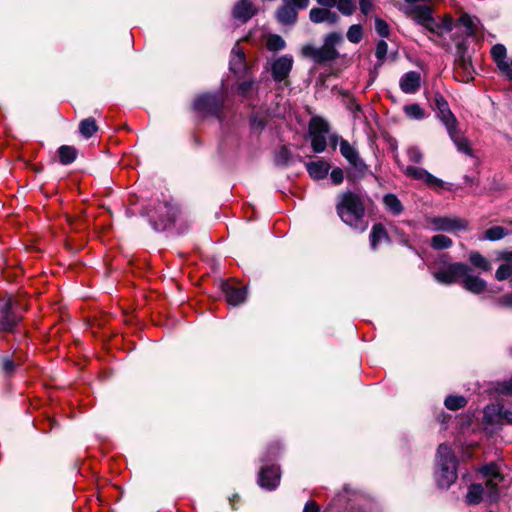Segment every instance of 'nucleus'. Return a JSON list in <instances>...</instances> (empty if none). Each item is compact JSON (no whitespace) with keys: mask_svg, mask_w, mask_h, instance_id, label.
<instances>
[{"mask_svg":"<svg viewBox=\"0 0 512 512\" xmlns=\"http://www.w3.org/2000/svg\"><path fill=\"white\" fill-rule=\"evenodd\" d=\"M403 110L405 115L413 120H421L426 116L424 109L416 103L404 106Z\"/></svg>","mask_w":512,"mask_h":512,"instance_id":"obj_28","label":"nucleus"},{"mask_svg":"<svg viewBox=\"0 0 512 512\" xmlns=\"http://www.w3.org/2000/svg\"><path fill=\"white\" fill-rule=\"evenodd\" d=\"M223 291L226 295L227 302L230 305L236 306L243 303L246 299V288H237L228 283L223 285Z\"/></svg>","mask_w":512,"mask_h":512,"instance_id":"obj_18","label":"nucleus"},{"mask_svg":"<svg viewBox=\"0 0 512 512\" xmlns=\"http://www.w3.org/2000/svg\"><path fill=\"white\" fill-rule=\"evenodd\" d=\"M299 8L285 3L277 12V18L282 24H292L296 21Z\"/></svg>","mask_w":512,"mask_h":512,"instance_id":"obj_22","label":"nucleus"},{"mask_svg":"<svg viewBox=\"0 0 512 512\" xmlns=\"http://www.w3.org/2000/svg\"><path fill=\"white\" fill-rule=\"evenodd\" d=\"M250 125L253 131L260 132L266 125V118L264 116L254 115L250 120Z\"/></svg>","mask_w":512,"mask_h":512,"instance_id":"obj_43","label":"nucleus"},{"mask_svg":"<svg viewBox=\"0 0 512 512\" xmlns=\"http://www.w3.org/2000/svg\"><path fill=\"white\" fill-rule=\"evenodd\" d=\"M457 460L446 444H441L437 451L435 480L441 488H448L457 478Z\"/></svg>","mask_w":512,"mask_h":512,"instance_id":"obj_4","label":"nucleus"},{"mask_svg":"<svg viewBox=\"0 0 512 512\" xmlns=\"http://www.w3.org/2000/svg\"><path fill=\"white\" fill-rule=\"evenodd\" d=\"M327 16H325L326 18V21L327 23H330V24H334L337 19H338V15L334 12H331L330 10L327 9Z\"/></svg>","mask_w":512,"mask_h":512,"instance_id":"obj_58","label":"nucleus"},{"mask_svg":"<svg viewBox=\"0 0 512 512\" xmlns=\"http://www.w3.org/2000/svg\"><path fill=\"white\" fill-rule=\"evenodd\" d=\"M311 139V146L315 153H322L326 149L327 141L326 134L309 135Z\"/></svg>","mask_w":512,"mask_h":512,"instance_id":"obj_34","label":"nucleus"},{"mask_svg":"<svg viewBox=\"0 0 512 512\" xmlns=\"http://www.w3.org/2000/svg\"><path fill=\"white\" fill-rule=\"evenodd\" d=\"M493 60L497 63L506 59V48L502 44H496L491 49Z\"/></svg>","mask_w":512,"mask_h":512,"instance_id":"obj_41","label":"nucleus"},{"mask_svg":"<svg viewBox=\"0 0 512 512\" xmlns=\"http://www.w3.org/2000/svg\"><path fill=\"white\" fill-rule=\"evenodd\" d=\"M11 307V298H5L0 301V313L2 316L0 321V331H12L20 321V319L12 313Z\"/></svg>","mask_w":512,"mask_h":512,"instance_id":"obj_7","label":"nucleus"},{"mask_svg":"<svg viewBox=\"0 0 512 512\" xmlns=\"http://www.w3.org/2000/svg\"><path fill=\"white\" fill-rule=\"evenodd\" d=\"M302 55L306 58H310L313 61L317 62L318 58V47H315L311 44L304 45L302 47Z\"/></svg>","mask_w":512,"mask_h":512,"instance_id":"obj_42","label":"nucleus"},{"mask_svg":"<svg viewBox=\"0 0 512 512\" xmlns=\"http://www.w3.org/2000/svg\"><path fill=\"white\" fill-rule=\"evenodd\" d=\"M466 405V399L462 396H448L445 399V406L449 410H457Z\"/></svg>","mask_w":512,"mask_h":512,"instance_id":"obj_36","label":"nucleus"},{"mask_svg":"<svg viewBox=\"0 0 512 512\" xmlns=\"http://www.w3.org/2000/svg\"><path fill=\"white\" fill-rule=\"evenodd\" d=\"M373 7V0H360V10L364 15L370 13Z\"/></svg>","mask_w":512,"mask_h":512,"instance_id":"obj_53","label":"nucleus"},{"mask_svg":"<svg viewBox=\"0 0 512 512\" xmlns=\"http://www.w3.org/2000/svg\"><path fill=\"white\" fill-rule=\"evenodd\" d=\"M471 268L461 262L449 264L445 268L434 273L435 280L444 285H451L463 279L467 272H470Z\"/></svg>","mask_w":512,"mask_h":512,"instance_id":"obj_6","label":"nucleus"},{"mask_svg":"<svg viewBox=\"0 0 512 512\" xmlns=\"http://www.w3.org/2000/svg\"><path fill=\"white\" fill-rule=\"evenodd\" d=\"M293 66L291 56L283 55L275 59L271 64L272 77L275 81L281 82L285 80Z\"/></svg>","mask_w":512,"mask_h":512,"instance_id":"obj_8","label":"nucleus"},{"mask_svg":"<svg viewBox=\"0 0 512 512\" xmlns=\"http://www.w3.org/2000/svg\"><path fill=\"white\" fill-rule=\"evenodd\" d=\"M507 235V231L501 226H494L486 230L485 238L491 241L502 239Z\"/></svg>","mask_w":512,"mask_h":512,"instance_id":"obj_37","label":"nucleus"},{"mask_svg":"<svg viewBox=\"0 0 512 512\" xmlns=\"http://www.w3.org/2000/svg\"><path fill=\"white\" fill-rule=\"evenodd\" d=\"M512 274V266L509 263L502 264L496 271L498 280H505Z\"/></svg>","mask_w":512,"mask_h":512,"instance_id":"obj_45","label":"nucleus"},{"mask_svg":"<svg viewBox=\"0 0 512 512\" xmlns=\"http://www.w3.org/2000/svg\"><path fill=\"white\" fill-rule=\"evenodd\" d=\"M245 55L242 48L236 44L232 49L230 60V70L235 74L241 73L245 70Z\"/></svg>","mask_w":512,"mask_h":512,"instance_id":"obj_21","label":"nucleus"},{"mask_svg":"<svg viewBox=\"0 0 512 512\" xmlns=\"http://www.w3.org/2000/svg\"><path fill=\"white\" fill-rule=\"evenodd\" d=\"M267 49L270 51H279L285 47V41L279 35H269L266 40Z\"/></svg>","mask_w":512,"mask_h":512,"instance_id":"obj_35","label":"nucleus"},{"mask_svg":"<svg viewBox=\"0 0 512 512\" xmlns=\"http://www.w3.org/2000/svg\"><path fill=\"white\" fill-rule=\"evenodd\" d=\"M500 303L503 306L512 307V296L511 295L503 296L500 300Z\"/></svg>","mask_w":512,"mask_h":512,"instance_id":"obj_61","label":"nucleus"},{"mask_svg":"<svg viewBox=\"0 0 512 512\" xmlns=\"http://www.w3.org/2000/svg\"><path fill=\"white\" fill-rule=\"evenodd\" d=\"M288 5H293L297 8H306L309 4V0H284Z\"/></svg>","mask_w":512,"mask_h":512,"instance_id":"obj_56","label":"nucleus"},{"mask_svg":"<svg viewBox=\"0 0 512 512\" xmlns=\"http://www.w3.org/2000/svg\"><path fill=\"white\" fill-rule=\"evenodd\" d=\"M371 247L375 249L378 243L387 240L388 236L382 225H374L371 231Z\"/></svg>","mask_w":512,"mask_h":512,"instance_id":"obj_31","label":"nucleus"},{"mask_svg":"<svg viewBox=\"0 0 512 512\" xmlns=\"http://www.w3.org/2000/svg\"><path fill=\"white\" fill-rule=\"evenodd\" d=\"M415 13L417 23L439 36L451 32L453 27L463 29V34L467 37L473 36L476 32L475 19L468 14H462L454 24L453 18L448 14L439 19L433 18L431 8L426 5L415 7Z\"/></svg>","mask_w":512,"mask_h":512,"instance_id":"obj_1","label":"nucleus"},{"mask_svg":"<svg viewBox=\"0 0 512 512\" xmlns=\"http://www.w3.org/2000/svg\"><path fill=\"white\" fill-rule=\"evenodd\" d=\"M448 134H449L451 140L456 145L458 151L465 153V154H470L471 150L469 147V143L466 138H464L463 136L460 135L457 128H454L451 131H448Z\"/></svg>","mask_w":512,"mask_h":512,"instance_id":"obj_24","label":"nucleus"},{"mask_svg":"<svg viewBox=\"0 0 512 512\" xmlns=\"http://www.w3.org/2000/svg\"><path fill=\"white\" fill-rule=\"evenodd\" d=\"M318 506L314 502L305 505L303 512H318Z\"/></svg>","mask_w":512,"mask_h":512,"instance_id":"obj_60","label":"nucleus"},{"mask_svg":"<svg viewBox=\"0 0 512 512\" xmlns=\"http://www.w3.org/2000/svg\"><path fill=\"white\" fill-rule=\"evenodd\" d=\"M362 35H363L362 27L360 25H352L348 29L347 39L351 43H359L362 39Z\"/></svg>","mask_w":512,"mask_h":512,"instance_id":"obj_38","label":"nucleus"},{"mask_svg":"<svg viewBox=\"0 0 512 512\" xmlns=\"http://www.w3.org/2000/svg\"><path fill=\"white\" fill-rule=\"evenodd\" d=\"M421 77L416 71L405 73L399 82L401 90L406 94L415 93L420 88Z\"/></svg>","mask_w":512,"mask_h":512,"instance_id":"obj_13","label":"nucleus"},{"mask_svg":"<svg viewBox=\"0 0 512 512\" xmlns=\"http://www.w3.org/2000/svg\"><path fill=\"white\" fill-rule=\"evenodd\" d=\"M278 157H281L283 163L286 162L287 157H288L287 150L286 149H282V151L279 153Z\"/></svg>","mask_w":512,"mask_h":512,"instance_id":"obj_63","label":"nucleus"},{"mask_svg":"<svg viewBox=\"0 0 512 512\" xmlns=\"http://www.w3.org/2000/svg\"><path fill=\"white\" fill-rule=\"evenodd\" d=\"M438 117L442 121V123L445 125L447 132L451 131L454 128H457V120L449 107L447 109H444L443 111L438 113Z\"/></svg>","mask_w":512,"mask_h":512,"instance_id":"obj_32","label":"nucleus"},{"mask_svg":"<svg viewBox=\"0 0 512 512\" xmlns=\"http://www.w3.org/2000/svg\"><path fill=\"white\" fill-rule=\"evenodd\" d=\"M407 155L411 162L420 163L422 161L423 155L418 147H409L407 149Z\"/></svg>","mask_w":512,"mask_h":512,"instance_id":"obj_47","label":"nucleus"},{"mask_svg":"<svg viewBox=\"0 0 512 512\" xmlns=\"http://www.w3.org/2000/svg\"><path fill=\"white\" fill-rule=\"evenodd\" d=\"M178 208L170 202H165L159 205L154 214L150 215L151 218H158V220L166 225L176 219Z\"/></svg>","mask_w":512,"mask_h":512,"instance_id":"obj_12","label":"nucleus"},{"mask_svg":"<svg viewBox=\"0 0 512 512\" xmlns=\"http://www.w3.org/2000/svg\"><path fill=\"white\" fill-rule=\"evenodd\" d=\"M317 2L323 6L333 7L336 5L337 0H317Z\"/></svg>","mask_w":512,"mask_h":512,"instance_id":"obj_62","label":"nucleus"},{"mask_svg":"<svg viewBox=\"0 0 512 512\" xmlns=\"http://www.w3.org/2000/svg\"><path fill=\"white\" fill-rule=\"evenodd\" d=\"M1 366H2V370L6 373V374H10L14 371L15 369V364L14 362L8 358V357H4L1 361Z\"/></svg>","mask_w":512,"mask_h":512,"instance_id":"obj_51","label":"nucleus"},{"mask_svg":"<svg viewBox=\"0 0 512 512\" xmlns=\"http://www.w3.org/2000/svg\"><path fill=\"white\" fill-rule=\"evenodd\" d=\"M329 140H330L331 146L335 149L338 144L340 145V141L343 139L337 134H332V135H330Z\"/></svg>","mask_w":512,"mask_h":512,"instance_id":"obj_59","label":"nucleus"},{"mask_svg":"<svg viewBox=\"0 0 512 512\" xmlns=\"http://www.w3.org/2000/svg\"><path fill=\"white\" fill-rule=\"evenodd\" d=\"M375 29L377 33L382 37H387L389 35L388 24L380 18H376L375 20Z\"/></svg>","mask_w":512,"mask_h":512,"instance_id":"obj_48","label":"nucleus"},{"mask_svg":"<svg viewBox=\"0 0 512 512\" xmlns=\"http://www.w3.org/2000/svg\"><path fill=\"white\" fill-rule=\"evenodd\" d=\"M329 131L328 122L318 116L312 117L309 122V135L314 134H327Z\"/></svg>","mask_w":512,"mask_h":512,"instance_id":"obj_23","label":"nucleus"},{"mask_svg":"<svg viewBox=\"0 0 512 512\" xmlns=\"http://www.w3.org/2000/svg\"><path fill=\"white\" fill-rule=\"evenodd\" d=\"M500 391L503 393L512 394V379L509 381H504L500 384Z\"/></svg>","mask_w":512,"mask_h":512,"instance_id":"obj_57","label":"nucleus"},{"mask_svg":"<svg viewBox=\"0 0 512 512\" xmlns=\"http://www.w3.org/2000/svg\"><path fill=\"white\" fill-rule=\"evenodd\" d=\"M484 423L490 426H495L499 424H503V406H499L497 404H491L485 407Z\"/></svg>","mask_w":512,"mask_h":512,"instance_id":"obj_15","label":"nucleus"},{"mask_svg":"<svg viewBox=\"0 0 512 512\" xmlns=\"http://www.w3.org/2000/svg\"><path fill=\"white\" fill-rule=\"evenodd\" d=\"M337 212L347 225L361 232L366 230L368 223L364 220V206L356 194L344 193L337 204Z\"/></svg>","mask_w":512,"mask_h":512,"instance_id":"obj_3","label":"nucleus"},{"mask_svg":"<svg viewBox=\"0 0 512 512\" xmlns=\"http://www.w3.org/2000/svg\"><path fill=\"white\" fill-rule=\"evenodd\" d=\"M79 131L85 138H90L97 131L95 120L92 117L82 120L79 125Z\"/></svg>","mask_w":512,"mask_h":512,"instance_id":"obj_30","label":"nucleus"},{"mask_svg":"<svg viewBox=\"0 0 512 512\" xmlns=\"http://www.w3.org/2000/svg\"><path fill=\"white\" fill-rule=\"evenodd\" d=\"M435 106H436V109H437V114L439 112L443 111L444 109H447L449 107L448 103L446 102V100L442 96H437L435 98Z\"/></svg>","mask_w":512,"mask_h":512,"instance_id":"obj_54","label":"nucleus"},{"mask_svg":"<svg viewBox=\"0 0 512 512\" xmlns=\"http://www.w3.org/2000/svg\"><path fill=\"white\" fill-rule=\"evenodd\" d=\"M404 173L411 178L421 180L430 187L434 188H441L443 187L444 182L429 173L427 170L420 168V167H414V166H407L404 170Z\"/></svg>","mask_w":512,"mask_h":512,"instance_id":"obj_9","label":"nucleus"},{"mask_svg":"<svg viewBox=\"0 0 512 512\" xmlns=\"http://www.w3.org/2000/svg\"><path fill=\"white\" fill-rule=\"evenodd\" d=\"M467 221L454 216H435L427 217L425 219V227L432 231H444L449 233H456L458 231L466 230Z\"/></svg>","mask_w":512,"mask_h":512,"instance_id":"obj_5","label":"nucleus"},{"mask_svg":"<svg viewBox=\"0 0 512 512\" xmlns=\"http://www.w3.org/2000/svg\"><path fill=\"white\" fill-rule=\"evenodd\" d=\"M338 56V52L336 49H332L327 45L323 44L321 47H318V58L317 63H323L326 61L334 60Z\"/></svg>","mask_w":512,"mask_h":512,"instance_id":"obj_33","label":"nucleus"},{"mask_svg":"<svg viewBox=\"0 0 512 512\" xmlns=\"http://www.w3.org/2000/svg\"><path fill=\"white\" fill-rule=\"evenodd\" d=\"M194 109L199 112L216 113L217 99L214 95L205 94L198 96L193 103Z\"/></svg>","mask_w":512,"mask_h":512,"instance_id":"obj_16","label":"nucleus"},{"mask_svg":"<svg viewBox=\"0 0 512 512\" xmlns=\"http://www.w3.org/2000/svg\"><path fill=\"white\" fill-rule=\"evenodd\" d=\"M481 473L486 478L485 488L481 484H472L466 495V501L469 504H478L484 499L488 502H495L498 499L497 486L503 480L498 467L495 464L486 465L482 467Z\"/></svg>","mask_w":512,"mask_h":512,"instance_id":"obj_2","label":"nucleus"},{"mask_svg":"<svg viewBox=\"0 0 512 512\" xmlns=\"http://www.w3.org/2000/svg\"><path fill=\"white\" fill-rule=\"evenodd\" d=\"M462 285L467 291L474 294H480L484 292L487 286L483 279L471 274V271L464 275L462 279Z\"/></svg>","mask_w":512,"mask_h":512,"instance_id":"obj_17","label":"nucleus"},{"mask_svg":"<svg viewBox=\"0 0 512 512\" xmlns=\"http://www.w3.org/2000/svg\"><path fill=\"white\" fill-rule=\"evenodd\" d=\"M58 153L61 163L65 165L72 163L77 156L76 149L67 145L61 146L58 150Z\"/></svg>","mask_w":512,"mask_h":512,"instance_id":"obj_27","label":"nucleus"},{"mask_svg":"<svg viewBox=\"0 0 512 512\" xmlns=\"http://www.w3.org/2000/svg\"><path fill=\"white\" fill-rule=\"evenodd\" d=\"M330 178L335 185H339L344 180L343 170L339 167L334 168L330 173Z\"/></svg>","mask_w":512,"mask_h":512,"instance_id":"obj_50","label":"nucleus"},{"mask_svg":"<svg viewBox=\"0 0 512 512\" xmlns=\"http://www.w3.org/2000/svg\"><path fill=\"white\" fill-rule=\"evenodd\" d=\"M253 86H254V83L253 81H245V82H242L239 87H238V90H239V93L243 96H246L248 95L252 89H253Z\"/></svg>","mask_w":512,"mask_h":512,"instance_id":"obj_52","label":"nucleus"},{"mask_svg":"<svg viewBox=\"0 0 512 512\" xmlns=\"http://www.w3.org/2000/svg\"><path fill=\"white\" fill-rule=\"evenodd\" d=\"M306 168L311 178L321 180L327 176L330 164L324 160H317L308 162Z\"/></svg>","mask_w":512,"mask_h":512,"instance_id":"obj_19","label":"nucleus"},{"mask_svg":"<svg viewBox=\"0 0 512 512\" xmlns=\"http://www.w3.org/2000/svg\"><path fill=\"white\" fill-rule=\"evenodd\" d=\"M340 153L351 166L358 170L365 169V163L360 158L358 151L347 140L340 141Z\"/></svg>","mask_w":512,"mask_h":512,"instance_id":"obj_11","label":"nucleus"},{"mask_svg":"<svg viewBox=\"0 0 512 512\" xmlns=\"http://www.w3.org/2000/svg\"><path fill=\"white\" fill-rule=\"evenodd\" d=\"M451 238L443 234H437L431 238L430 245L435 250L448 249L452 246Z\"/></svg>","mask_w":512,"mask_h":512,"instance_id":"obj_29","label":"nucleus"},{"mask_svg":"<svg viewBox=\"0 0 512 512\" xmlns=\"http://www.w3.org/2000/svg\"><path fill=\"white\" fill-rule=\"evenodd\" d=\"M343 40L340 33H330L325 37L324 44L328 47L335 49V46L341 43Z\"/></svg>","mask_w":512,"mask_h":512,"instance_id":"obj_44","label":"nucleus"},{"mask_svg":"<svg viewBox=\"0 0 512 512\" xmlns=\"http://www.w3.org/2000/svg\"><path fill=\"white\" fill-rule=\"evenodd\" d=\"M498 69L508 78L512 79V62L507 61V59L501 60L496 63Z\"/></svg>","mask_w":512,"mask_h":512,"instance_id":"obj_46","label":"nucleus"},{"mask_svg":"<svg viewBox=\"0 0 512 512\" xmlns=\"http://www.w3.org/2000/svg\"><path fill=\"white\" fill-rule=\"evenodd\" d=\"M336 5L338 10L345 15H350L355 10V4L353 0H337Z\"/></svg>","mask_w":512,"mask_h":512,"instance_id":"obj_39","label":"nucleus"},{"mask_svg":"<svg viewBox=\"0 0 512 512\" xmlns=\"http://www.w3.org/2000/svg\"><path fill=\"white\" fill-rule=\"evenodd\" d=\"M383 202L388 211H390L394 215H399L402 210V204L399 199L393 194H387L383 198Z\"/></svg>","mask_w":512,"mask_h":512,"instance_id":"obj_25","label":"nucleus"},{"mask_svg":"<svg viewBox=\"0 0 512 512\" xmlns=\"http://www.w3.org/2000/svg\"><path fill=\"white\" fill-rule=\"evenodd\" d=\"M280 482V471L277 466L264 467L259 473L258 483L262 488L273 490Z\"/></svg>","mask_w":512,"mask_h":512,"instance_id":"obj_10","label":"nucleus"},{"mask_svg":"<svg viewBox=\"0 0 512 512\" xmlns=\"http://www.w3.org/2000/svg\"><path fill=\"white\" fill-rule=\"evenodd\" d=\"M467 46L464 41H459L456 44V65L463 69L468 77H471L472 65L470 56L467 55Z\"/></svg>","mask_w":512,"mask_h":512,"instance_id":"obj_14","label":"nucleus"},{"mask_svg":"<svg viewBox=\"0 0 512 512\" xmlns=\"http://www.w3.org/2000/svg\"><path fill=\"white\" fill-rule=\"evenodd\" d=\"M469 260L474 267L482 271H489L491 269L490 262L477 251L470 253Z\"/></svg>","mask_w":512,"mask_h":512,"instance_id":"obj_26","label":"nucleus"},{"mask_svg":"<svg viewBox=\"0 0 512 512\" xmlns=\"http://www.w3.org/2000/svg\"><path fill=\"white\" fill-rule=\"evenodd\" d=\"M503 420L504 423L512 424V404L507 407L503 406Z\"/></svg>","mask_w":512,"mask_h":512,"instance_id":"obj_55","label":"nucleus"},{"mask_svg":"<svg viewBox=\"0 0 512 512\" xmlns=\"http://www.w3.org/2000/svg\"><path fill=\"white\" fill-rule=\"evenodd\" d=\"M256 13V8L249 0L238 2L233 9V16L242 21H248Z\"/></svg>","mask_w":512,"mask_h":512,"instance_id":"obj_20","label":"nucleus"},{"mask_svg":"<svg viewBox=\"0 0 512 512\" xmlns=\"http://www.w3.org/2000/svg\"><path fill=\"white\" fill-rule=\"evenodd\" d=\"M327 9L323 8H313L310 11V20L314 23H322L326 21L325 16H327Z\"/></svg>","mask_w":512,"mask_h":512,"instance_id":"obj_40","label":"nucleus"},{"mask_svg":"<svg viewBox=\"0 0 512 512\" xmlns=\"http://www.w3.org/2000/svg\"><path fill=\"white\" fill-rule=\"evenodd\" d=\"M388 51V45L384 40H381L377 43L375 55L379 61H383L386 57Z\"/></svg>","mask_w":512,"mask_h":512,"instance_id":"obj_49","label":"nucleus"}]
</instances>
